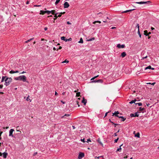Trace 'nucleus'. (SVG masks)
<instances>
[{"instance_id": "nucleus-3", "label": "nucleus", "mask_w": 159, "mask_h": 159, "mask_svg": "<svg viewBox=\"0 0 159 159\" xmlns=\"http://www.w3.org/2000/svg\"><path fill=\"white\" fill-rule=\"evenodd\" d=\"M134 3H136L139 4H147V3H151V2L150 1H148L147 2H143V1H141L140 2H133Z\"/></svg>"}, {"instance_id": "nucleus-55", "label": "nucleus", "mask_w": 159, "mask_h": 159, "mask_svg": "<svg viewBox=\"0 0 159 159\" xmlns=\"http://www.w3.org/2000/svg\"><path fill=\"white\" fill-rule=\"evenodd\" d=\"M48 29V28L47 27H45V28H44V30L46 31Z\"/></svg>"}, {"instance_id": "nucleus-5", "label": "nucleus", "mask_w": 159, "mask_h": 159, "mask_svg": "<svg viewBox=\"0 0 159 159\" xmlns=\"http://www.w3.org/2000/svg\"><path fill=\"white\" fill-rule=\"evenodd\" d=\"M84 154L83 153L80 152L78 156V158L79 159H81L82 157H84Z\"/></svg>"}, {"instance_id": "nucleus-61", "label": "nucleus", "mask_w": 159, "mask_h": 159, "mask_svg": "<svg viewBox=\"0 0 159 159\" xmlns=\"http://www.w3.org/2000/svg\"><path fill=\"white\" fill-rule=\"evenodd\" d=\"M148 36V39H150L151 38V36H149V35H148V36Z\"/></svg>"}, {"instance_id": "nucleus-54", "label": "nucleus", "mask_w": 159, "mask_h": 159, "mask_svg": "<svg viewBox=\"0 0 159 159\" xmlns=\"http://www.w3.org/2000/svg\"><path fill=\"white\" fill-rule=\"evenodd\" d=\"M155 84H156V83H155V82L151 84V85H154Z\"/></svg>"}, {"instance_id": "nucleus-57", "label": "nucleus", "mask_w": 159, "mask_h": 159, "mask_svg": "<svg viewBox=\"0 0 159 159\" xmlns=\"http://www.w3.org/2000/svg\"><path fill=\"white\" fill-rule=\"evenodd\" d=\"M19 72V71L18 70H16V71H15V73H18Z\"/></svg>"}, {"instance_id": "nucleus-33", "label": "nucleus", "mask_w": 159, "mask_h": 159, "mask_svg": "<svg viewBox=\"0 0 159 159\" xmlns=\"http://www.w3.org/2000/svg\"><path fill=\"white\" fill-rule=\"evenodd\" d=\"M29 96H28L26 99V100L27 101H30V102H31V100L29 98Z\"/></svg>"}, {"instance_id": "nucleus-58", "label": "nucleus", "mask_w": 159, "mask_h": 159, "mask_svg": "<svg viewBox=\"0 0 159 159\" xmlns=\"http://www.w3.org/2000/svg\"><path fill=\"white\" fill-rule=\"evenodd\" d=\"M109 112H106V113H105V117L106 116H107V113Z\"/></svg>"}, {"instance_id": "nucleus-25", "label": "nucleus", "mask_w": 159, "mask_h": 159, "mask_svg": "<svg viewBox=\"0 0 159 159\" xmlns=\"http://www.w3.org/2000/svg\"><path fill=\"white\" fill-rule=\"evenodd\" d=\"M97 23H101V21H96L93 22V24H96Z\"/></svg>"}, {"instance_id": "nucleus-43", "label": "nucleus", "mask_w": 159, "mask_h": 159, "mask_svg": "<svg viewBox=\"0 0 159 159\" xmlns=\"http://www.w3.org/2000/svg\"><path fill=\"white\" fill-rule=\"evenodd\" d=\"M131 117H135L134 116V114H131L130 115Z\"/></svg>"}, {"instance_id": "nucleus-21", "label": "nucleus", "mask_w": 159, "mask_h": 159, "mask_svg": "<svg viewBox=\"0 0 159 159\" xmlns=\"http://www.w3.org/2000/svg\"><path fill=\"white\" fill-rule=\"evenodd\" d=\"M70 116V115L66 114L64 116H62L61 118H65L66 116Z\"/></svg>"}, {"instance_id": "nucleus-41", "label": "nucleus", "mask_w": 159, "mask_h": 159, "mask_svg": "<svg viewBox=\"0 0 159 159\" xmlns=\"http://www.w3.org/2000/svg\"><path fill=\"white\" fill-rule=\"evenodd\" d=\"M118 139H119V138H118L117 139L115 140H114V143H117V141L118 140Z\"/></svg>"}, {"instance_id": "nucleus-53", "label": "nucleus", "mask_w": 159, "mask_h": 159, "mask_svg": "<svg viewBox=\"0 0 159 159\" xmlns=\"http://www.w3.org/2000/svg\"><path fill=\"white\" fill-rule=\"evenodd\" d=\"M62 48V47L61 46H59V48L57 49V50L59 49H61Z\"/></svg>"}, {"instance_id": "nucleus-40", "label": "nucleus", "mask_w": 159, "mask_h": 159, "mask_svg": "<svg viewBox=\"0 0 159 159\" xmlns=\"http://www.w3.org/2000/svg\"><path fill=\"white\" fill-rule=\"evenodd\" d=\"M69 62L68 61H67L66 60L62 62V63H67Z\"/></svg>"}, {"instance_id": "nucleus-50", "label": "nucleus", "mask_w": 159, "mask_h": 159, "mask_svg": "<svg viewBox=\"0 0 159 159\" xmlns=\"http://www.w3.org/2000/svg\"><path fill=\"white\" fill-rule=\"evenodd\" d=\"M91 140H90V139H87V142H91Z\"/></svg>"}, {"instance_id": "nucleus-60", "label": "nucleus", "mask_w": 159, "mask_h": 159, "mask_svg": "<svg viewBox=\"0 0 159 159\" xmlns=\"http://www.w3.org/2000/svg\"><path fill=\"white\" fill-rule=\"evenodd\" d=\"M113 124L115 125V127H116V125H118V124H114V123H113Z\"/></svg>"}, {"instance_id": "nucleus-11", "label": "nucleus", "mask_w": 159, "mask_h": 159, "mask_svg": "<svg viewBox=\"0 0 159 159\" xmlns=\"http://www.w3.org/2000/svg\"><path fill=\"white\" fill-rule=\"evenodd\" d=\"M126 55V53H125V52H123L121 53L120 56H121L122 57H124Z\"/></svg>"}, {"instance_id": "nucleus-48", "label": "nucleus", "mask_w": 159, "mask_h": 159, "mask_svg": "<svg viewBox=\"0 0 159 159\" xmlns=\"http://www.w3.org/2000/svg\"><path fill=\"white\" fill-rule=\"evenodd\" d=\"M98 15H100L99 16H102V13L101 12L99 13H98L97 14Z\"/></svg>"}, {"instance_id": "nucleus-1", "label": "nucleus", "mask_w": 159, "mask_h": 159, "mask_svg": "<svg viewBox=\"0 0 159 159\" xmlns=\"http://www.w3.org/2000/svg\"><path fill=\"white\" fill-rule=\"evenodd\" d=\"M15 80H22L23 81L26 82V77L25 75H21L15 78Z\"/></svg>"}, {"instance_id": "nucleus-13", "label": "nucleus", "mask_w": 159, "mask_h": 159, "mask_svg": "<svg viewBox=\"0 0 159 159\" xmlns=\"http://www.w3.org/2000/svg\"><path fill=\"white\" fill-rule=\"evenodd\" d=\"M119 112L118 111H115L114 113H113L112 116H118V114H119Z\"/></svg>"}, {"instance_id": "nucleus-56", "label": "nucleus", "mask_w": 159, "mask_h": 159, "mask_svg": "<svg viewBox=\"0 0 159 159\" xmlns=\"http://www.w3.org/2000/svg\"><path fill=\"white\" fill-rule=\"evenodd\" d=\"M61 14H60H60H59V15L58 16V17H61Z\"/></svg>"}, {"instance_id": "nucleus-2", "label": "nucleus", "mask_w": 159, "mask_h": 159, "mask_svg": "<svg viewBox=\"0 0 159 159\" xmlns=\"http://www.w3.org/2000/svg\"><path fill=\"white\" fill-rule=\"evenodd\" d=\"M12 79L11 77H8L7 76L6 79L5 80V85L7 86L8 85L12 82Z\"/></svg>"}, {"instance_id": "nucleus-51", "label": "nucleus", "mask_w": 159, "mask_h": 159, "mask_svg": "<svg viewBox=\"0 0 159 159\" xmlns=\"http://www.w3.org/2000/svg\"><path fill=\"white\" fill-rule=\"evenodd\" d=\"M65 13V12H61L60 13V14H61V15H62V14H64Z\"/></svg>"}, {"instance_id": "nucleus-49", "label": "nucleus", "mask_w": 159, "mask_h": 159, "mask_svg": "<svg viewBox=\"0 0 159 159\" xmlns=\"http://www.w3.org/2000/svg\"><path fill=\"white\" fill-rule=\"evenodd\" d=\"M41 6V5H34V7H40Z\"/></svg>"}, {"instance_id": "nucleus-4", "label": "nucleus", "mask_w": 159, "mask_h": 159, "mask_svg": "<svg viewBox=\"0 0 159 159\" xmlns=\"http://www.w3.org/2000/svg\"><path fill=\"white\" fill-rule=\"evenodd\" d=\"M61 39L62 40H63L65 41L66 42H67L68 41H70L72 39L71 38H70L69 39H66L65 37L62 36L61 37Z\"/></svg>"}, {"instance_id": "nucleus-35", "label": "nucleus", "mask_w": 159, "mask_h": 159, "mask_svg": "<svg viewBox=\"0 0 159 159\" xmlns=\"http://www.w3.org/2000/svg\"><path fill=\"white\" fill-rule=\"evenodd\" d=\"M60 0H57L55 3V5H56L60 1Z\"/></svg>"}, {"instance_id": "nucleus-14", "label": "nucleus", "mask_w": 159, "mask_h": 159, "mask_svg": "<svg viewBox=\"0 0 159 159\" xmlns=\"http://www.w3.org/2000/svg\"><path fill=\"white\" fill-rule=\"evenodd\" d=\"M6 77L7 76H3L2 77V79L1 81V82H4V81H5V80L6 79Z\"/></svg>"}, {"instance_id": "nucleus-36", "label": "nucleus", "mask_w": 159, "mask_h": 159, "mask_svg": "<svg viewBox=\"0 0 159 159\" xmlns=\"http://www.w3.org/2000/svg\"><path fill=\"white\" fill-rule=\"evenodd\" d=\"M46 13H47L49 15L50 13H51V11H46Z\"/></svg>"}, {"instance_id": "nucleus-37", "label": "nucleus", "mask_w": 159, "mask_h": 159, "mask_svg": "<svg viewBox=\"0 0 159 159\" xmlns=\"http://www.w3.org/2000/svg\"><path fill=\"white\" fill-rule=\"evenodd\" d=\"M9 73L11 74L15 73V71L13 70H11L9 72Z\"/></svg>"}, {"instance_id": "nucleus-34", "label": "nucleus", "mask_w": 159, "mask_h": 159, "mask_svg": "<svg viewBox=\"0 0 159 159\" xmlns=\"http://www.w3.org/2000/svg\"><path fill=\"white\" fill-rule=\"evenodd\" d=\"M95 39V38H92V39H89V40H87V41H93V40H94V39Z\"/></svg>"}, {"instance_id": "nucleus-24", "label": "nucleus", "mask_w": 159, "mask_h": 159, "mask_svg": "<svg viewBox=\"0 0 159 159\" xmlns=\"http://www.w3.org/2000/svg\"><path fill=\"white\" fill-rule=\"evenodd\" d=\"M145 109V108H142L141 107H140L139 108V111H143Z\"/></svg>"}, {"instance_id": "nucleus-52", "label": "nucleus", "mask_w": 159, "mask_h": 159, "mask_svg": "<svg viewBox=\"0 0 159 159\" xmlns=\"http://www.w3.org/2000/svg\"><path fill=\"white\" fill-rule=\"evenodd\" d=\"M37 153V152H34V156H35V155H36Z\"/></svg>"}, {"instance_id": "nucleus-59", "label": "nucleus", "mask_w": 159, "mask_h": 159, "mask_svg": "<svg viewBox=\"0 0 159 159\" xmlns=\"http://www.w3.org/2000/svg\"><path fill=\"white\" fill-rule=\"evenodd\" d=\"M2 133H3V132L2 131L0 132V137H1V135H2Z\"/></svg>"}, {"instance_id": "nucleus-6", "label": "nucleus", "mask_w": 159, "mask_h": 159, "mask_svg": "<svg viewBox=\"0 0 159 159\" xmlns=\"http://www.w3.org/2000/svg\"><path fill=\"white\" fill-rule=\"evenodd\" d=\"M125 47V45H121L120 44H118L116 46V47L118 48H124Z\"/></svg>"}, {"instance_id": "nucleus-64", "label": "nucleus", "mask_w": 159, "mask_h": 159, "mask_svg": "<svg viewBox=\"0 0 159 159\" xmlns=\"http://www.w3.org/2000/svg\"><path fill=\"white\" fill-rule=\"evenodd\" d=\"M58 95L57 93L56 92H55V95Z\"/></svg>"}, {"instance_id": "nucleus-10", "label": "nucleus", "mask_w": 159, "mask_h": 159, "mask_svg": "<svg viewBox=\"0 0 159 159\" xmlns=\"http://www.w3.org/2000/svg\"><path fill=\"white\" fill-rule=\"evenodd\" d=\"M2 154L4 158H6L7 157V155L8 154L7 153L4 152V153H3Z\"/></svg>"}, {"instance_id": "nucleus-39", "label": "nucleus", "mask_w": 159, "mask_h": 159, "mask_svg": "<svg viewBox=\"0 0 159 159\" xmlns=\"http://www.w3.org/2000/svg\"><path fill=\"white\" fill-rule=\"evenodd\" d=\"M57 13H56L55 15H54V17H55V18H54V20H55L57 19V18L58 17V16H57Z\"/></svg>"}, {"instance_id": "nucleus-17", "label": "nucleus", "mask_w": 159, "mask_h": 159, "mask_svg": "<svg viewBox=\"0 0 159 159\" xmlns=\"http://www.w3.org/2000/svg\"><path fill=\"white\" fill-rule=\"evenodd\" d=\"M144 34L146 36L148 35V32L147 30H145L144 31Z\"/></svg>"}, {"instance_id": "nucleus-42", "label": "nucleus", "mask_w": 159, "mask_h": 159, "mask_svg": "<svg viewBox=\"0 0 159 159\" xmlns=\"http://www.w3.org/2000/svg\"><path fill=\"white\" fill-rule=\"evenodd\" d=\"M138 34H139V37L140 38H141V34L140 33L139 30H138Z\"/></svg>"}, {"instance_id": "nucleus-20", "label": "nucleus", "mask_w": 159, "mask_h": 159, "mask_svg": "<svg viewBox=\"0 0 159 159\" xmlns=\"http://www.w3.org/2000/svg\"><path fill=\"white\" fill-rule=\"evenodd\" d=\"M78 43H83V40L82 38H80V41H79L78 42Z\"/></svg>"}, {"instance_id": "nucleus-29", "label": "nucleus", "mask_w": 159, "mask_h": 159, "mask_svg": "<svg viewBox=\"0 0 159 159\" xmlns=\"http://www.w3.org/2000/svg\"><path fill=\"white\" fill-rule=\"evenodd\" d=\"M151 66H148L146 67L145 68V70H147V69H151Z\"/></svg>"}, {"instance_id": "nucleus-28", "label": "nucleus", "mask_w": 159, "mask_h": 159, "mask_svg": "<svg viewBox=\"0 0 159 159\" xmlns=\"http://www.w3.org/2000/svg\"><path fill=\"white\" fill-rule=\"evenodd\" d=\"M33 39H34V38H32L31 39H29L28 40H27V41H25V43H27L31 41V40H32Z\"/></svg>"}, {"instance_id": "nucleus-22", "label": "nucleus", "mask_w": 159, "mask_h": 159, "mask_svg": "<svg viewBox=\"0 0 159 159\" xmlns=\"http://www.w3.org/2000/svg\"><path fill=\"white\" fill-rule=\"evenodd\" d=\"M137 101L136 99H135L134 100H132L131 102H130L129 103L130 104H132L133 103H135V102Z\"/></svg>"}, {"instance_id": "nucleus-30", "label": "nucleus", "mask_w": 159, "mask_h": 159, "mask_svg": "<svg viewBox=\"0 0 159 159\" xmlns=\"http://www.w3.org/2000/svg\"><path fill=\"white\" fill-rule=\"evenodd\" d=\"M80 96V93L77 92L76 93V96L77 97H79Z\"/></svg>"}, {"instance_id": "nucleus-62", "label": "nucleus", "mask_w": 159, "mask_h": 159, "mask_svg": "<svg viewBox=\"0 0 159 159\" xmlns=\"http://www.w3.org/2000/svg\"><path fill=\"white\" fill-rule=\"evenodd\" d=\"M67 24H69V25H70V24H71V23L69 21H68L67 22Z\"/></svg>"}, {"instance_id": "nucleus-27", "label": "nucleus", "mask_w": 159, "mask_h": 159, "mask_svg": "<svg viewBox=\"0 0 159 159\" xmlns=\"http://www.w3.org/2000/svg\"><path fill=\"white\" fill-rule=\"evenodd\" d=\"M119 118H123V120H121L122 121H124L126 119V118H124V117L123 116H120Z\"/></svg>"}, {"instance_id": "nucleus-38", "label": "nucleus", "mask_w": 159, "mask_h": 159, "mask_svg": "<svg viewBox=\"0 0 159 159\" xmlns=\"http://www.w3.org/2000/svg\"><path fill=\"white\" fill-rule=\"evenodd\" d=\"M134 116L135 117H138L139 115L137 114V112H136L134 114Z\"/></svg>"}, {"instance_id": "nucleus-16", "label": "nucleus", "mask_w": 159, "mask_h": 159, "mask_svg": "<svg viewBox=\"0 0 159 159\" xmlns=\"http://www.w3.org/2000/svg\"><path fill=\"white\" fill-rule=\"evenodd\" d=\"M134 9H131V10H126V11H123V13H127V12H130V11H133Z\"/></svg>"}, {"instance_id": "nucleus-15", "label": "nucleus", "mask_w": 159, "mask_h": 159, "mask_svg": "<svg viewBox=\"0 0 159 159\" xmlns=\"http://www.w3.org/2000/svg\"><path fill=\"white\" fill-rule=\"evenodd\" d=\"M46 13V11H43V10H40V14L44 15Z\"/></svg>"}, {"instance_id": "nucleus-19", "label": "nucleus", "mask_w": 159, "mask_h": 159, "mask_svg": "<svg viewBox=\"0 0 159 159\" xmlns=\"http://www.w3.org/2000/svg\"><path fill=\"white\" fill-rule=\"evenodd\" d=\"M51 13H52V15H55L56 14V11L55 10H52L51 11Z\"/></svg>"}, {"instance_id": "nucleus-63", "label": "nucleus", "mask_w": 159, "mask_h": 159, "mask_svg": "<svg viewBox=\"0 0 159 159\" xmlns=\"http://www.w3.org/2000/svg\"><path fill=\"white\" fill-rule=\"evenodd\" d=\"M117 133H115L114 135L115 136H117V135L116 134Z\"/></svg>"}, {"instance_id": "nucleus-26", "label": "nucleus", "mask_w": 159, "mask_h": 159, "mask_svg": "<svg viewBox=\"0 0 159 159\" xmlns=\"http://www.w3.org/2000/svg\"><path fill=\"white\" fill-rule=\"evenodd\" d=\"M98 142L100 144H101L103 146V144L102 143H101V140H100V139H98Z\"/></svg>"}, {"instance_id": "nucleus-9", "label": "nucleus", "mask_w": 159, "mask_h": 159, "mask_svg": "<svg viewBox=\"0 0 159 159\" xmlns=\"http://www.w3.org/2000/svg\"><path fill=\"white\" fill-rule=\"evenodd\" d=\"M14 131V129H11L9 131V136H11L12 137L13 136L12 133Z\"/></svg>"}, {"instance_id": "nucleus-12", "label": "nucleus", "mask_w": 159, "mask_h": 159, "mask_svg": "<svg viewBox=\"0 0 159 159\" xmlns=\"http://www.w3.org/2000/svg\"><path fill=\"white\" fill-rule=\"evenodd\" d=\"M82 103H83L84 105H85L87 102V100L86 99H84V98H83V100L82 101Z\"/></svg>"}, {"instance_id": "nucleus-7", "label": "nucleus", "mask_w": 159, "mask_h": 159, "mask_svg": "<svg viewBox=\"0 0 159 159\" xmlns=\"http://www.w3.org/2000/svg\"><path fill=\"white\" fill-rule=\"evenodd\" d=\"M91 82V83H96V82H98V83H102L103 82V80H93Z\"/></svg>"}, {"instance_id": "nucleus-23", "label": "nucleus", "mask_w": 159, "mask_h": 159, "mask_svg": "<svg viewBox=\"0 0 159 159\" xmlns=\"http://www.w3.org/2000/svg\"><path fill=\"white\" fill-rule=\"evenodd\" d=\"M140 134L139 133H137L135 135V136L138 138L139 137Z\"/></svg>"}, {"instance_id": "nucleus-31", "label": "nucleus", "mask_w": 159, "mask_h": 159, "mask_svg": "<svg viewBox=\"0 0 159 159\" xmlns=\"http://www.w3.org/2000/svg\"><path fill=\"white\" fill-rule=\"evenodd\" d=\"M135 104L137 105L138 104L139 106H141L142 105V103L140 102V103H135Z\"/></svg>"}, {"instance_id": "nucleus-44", "label": "nucleus", "mask_w": 159, "mask_h": 159, "mask_svg": "<svg viewBox=\"0 0 159 159\" xmlns=\"http://www.w3.org/2000/svg\"><path fill=\"white\" fill-rule=\"evenodd\" d=\"M137 28H138V30H139V24H137Z\"/></svg>"}, {"instance_id": "nucleus-8", "label": "nucleus", "mask_w": 159, "mask_h": 159, "mask_svg": "<svg viewBox=\"0 0 159 159\" xmlns=\"http://www.w3.org/2000/svg\"><path fill=\"white\" fill-rule=\"evenodd\" d=\"M69 4L67 2H65L64 4V8H67L69 7Z\"/></svg>"}, {"instance_id": "nucleus-32", "label": "nucleus", "mask_w": 159, "mask_h": 159, "mask_svg": "<svg viewBox=\"0 0 159 159\" xmlns=\"http://www.w3.org/2000/svg\"><path fill=\"white\" fill-rule=\"evenodd\" d=\"M98 76H99V75H97L96 76H94V77H93V78H92L91 79V80H93L95 79L97 77H98Z\"/></svg>"}, {"instance_id": "nucleus-45", "label": "nucleus", "mask_w": 159, "mask_h": 159, "mask_svg": "<svg viewBox=\"0 0 159 159\" xmlns=\"http://www.w3.org/2000/svg\"><path fill=\"white\" fill-rule=\"evenodd\" d=\"M3 87V85L2 84L0 85V89H2Z\"/></svg>"}, {"instance_id": "nucleus-46", "label": "nucleus", "mask_w": 159, "mask_h": 159, "mask_svg": "<svg viewBox=\"0 0 159 159\" xmlns=\"http://www.w3.org/2000/svg\"><path fill=\"white\" fill-rule=\"evenodd\" d=\"M81 141L82 142H83L84 143L85 142V141H84V139H81Z\"/></svg>"}, {"instance_id": "nucleus-18", "label": "nucleus", "mask_w": 159, "mask_h": 159, "mask_svg": "<svg viewBox=\"0 0 159 159\" xmlns=\"http://www.w3.org/2000/svg\"><path fill=\"white\" fill-rule=\"evenodd\" d=\"M123 145V144H122L120 146V148H118L117 150H116V152H117V151H119V152H120L121 151V147Z\"/></svg>"}, {"instance_id": "nucleus-47", "label": "nucleus", "mask_w": 159, "mask_h": 159, "mask_svg": "<svg viewBox=\"0 0 159 159\" xmlns=\"http://www.w3.org/2000/svg\"><path fill=\"white\" fill-rule=\"evenodd\" d=\"M76 102L77 104L78 105V107H80V105L79 104V102L78 101H76Z\"/></svg>"}]
</instances>
